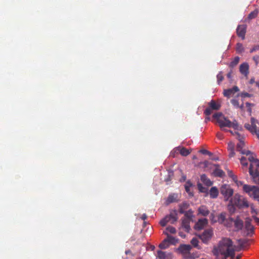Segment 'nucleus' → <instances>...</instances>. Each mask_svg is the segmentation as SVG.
<instances>
[{"mask_svg":"<svg viewBox=\"0 0 259 259\" xmlns=\"http://www.w3.org/2000/svg\"><path fill=\"white\" fill-rule=\"evenodd\" d=\"M212 252L217 257L222 255V259H226L229 256L233 257L235 249L232 240L228 238H223L219 242L218 246L214 248Z\"/></svg>","mask_w":259,"mask_h":259,"instance_id":"nucleus-1","label":"nucleus"},{"mask_svg":"<svg viewBox=\"0 0 259 259\" xmlns=\"http://www.w3.org/2000/svg\"><path fill=\"white\" fill-rule=\"evenodd\" d=\"M213 117L217 120V123L221 128L225 127H232L237 130L242 128L239 125L236 120L231 121L222 113L219 112L214 114L213 115Z\"/></svg>","mask_w":259,"mask_h":259,"instance_id":"nucleus-2","label":"nucleus"},{"mask_svg":"<svg viewBox=\"0 0 259 259\" xmlns=\"http://www.w3.org/2000/svg\"><path fill=\"white\" fill-rule=\"evenodd\" d=\"M248 160L250 161L249 172L253 182L259 184V161L253 158L252 156H249Z\"/></svg>","mask_w":259,"mask_h":259,"instance_id":"nucleus-3","label":"nucleus"},{"mask_svg":"<svg viewBox=\"0 0 259 259\" xmlns=\"http://www.w3.org/2000/svg\"><path fill=\"white\" fill-rule=\"evenodd\" d=\"M230 203L239 208L248 207L249 204L247 199L239 194H236L230 200Z\"/></svg>","mask_w":259,"mask_h":259,"instance_id":"nucleus-4","label":"nucleus"},{"mask_svg":"<svg viewBox=\"0 0 259 259\" xmlns=\"http://www.w3.org/2000/svg\"><path fill=\"white\" fill-rule=\"evenodd\" d=\"M243 191L250 197L259 201V187L255 186L245 185L243 186Z\"/></svg>","mask_w":259,"mask_h":259,"instance_id":"nucleus-5","label":"nucleus"},{"mask_svg":"<svg viewBox=\"0 0 259 259\" xmlns=\"http://www.w3.org/2000/svg\"><path fill=\"white\" fill-rule=\"evenodd\" d=\"M221 194L223 195L224 200L225 201H229L231 199V197L234 193L233 189L227 184L222 185L220 188Z\"/></svg>","mask_w":259,"mask_h":259,"instance_id":"nucleus-6","label":"nucleus"},{"mask_svg":"<svg viewBox=\"0 0 259 259\" xmlns=\"http://www.w3.org/2000/svg\"><path fill=\"white\" fill-rule=\"evenodd\" d=\"M257 121L253 117L251 118V124L245 123L244 127L252 134H255L259 139V129L257 128Z\"/></svg>","mask_w":259,"mask_h":259,"instance_id":"nucleus-7","label":"nucleus"},{"mask_svg":"<svg viewBox=\"0 0 259 259\" xmlns=\"http://www.w3.org/2000/svg\"><path fill=\"white\" fill-rule=\"evenodd\" d=\"M191 249V246L190 245L183 244L179 246L178 250L182 254L185 259H192L194 258V257L190 254V250Z\"/></svg>","mask_w":259,"mask_h":259,"instance_id":"nucleus-8","label":"nucleus"},{"mask_svg":"<svg viewBox=\"0 0 259 259\" xmlns=\"http://www.w3.org/2000/svg\"><path fill=\"white\" fill-rule=\"evenodd\" d=\"M236 134L237 136V139L239 141V143L237 144L238 150L240 151L241 154L248 156V157H249V156H252L250 155V151L245 149H243V147L244 146V143L243 141V137L240 135L238 133H236Z\"/></svg>","mask_w":259,"mask_h":259,"instance_id":"nucleus-9","label":"nucleus"},{"mask_svg":"<svg viewBox=\"0 0 259 259\" xmlns=\"http://www.w3.org/2000/svg\"><path fill=\"white\" fill-rule=\"evenodd\" d=\"M213 235V230L212 229H208L205 230L203 233L199 236L202 241L205 243H207L211 238Z\"/></svg>","mask_w":259,"mask_h":259,"instance_id":"nucleus-10","label":"nucleus"},{"mask_svg":"<svg viewBox=\"0 0 259 259\" xmlns=\"http://www.w3.org/2000/svg\"><path fill=\"white\" fill-rule=\"evenodd\" d=\"M246 29V25H239L237 28V34L239 37H241L242 39H244L245 38Z\"/></svg>","mask_w":259,"mask_h":259,"instance_id":"nucleus-11","label":"nucleus"},{"mask_svg":"<svg viewBox=\"0 0 259 259\" xmlns=\"http://www.w3.org/2000/svg\"><path fill=\"white\" fill-rule=\"evenodd\" d=\"M245 229L246 231V234L249 235L253 231V227L251 224V220L247 218L245 221Z\"/></svg>","mask_w":259,"mask_h":259,"instance_id":"nucleus-12","label":"nucleus"},{"mask_svg":"<svg viewBox=\"0 0 259 259\" xmlns=\"http://www.w3.org/2000/svg\"><path fill=\"white\" fill-rule=\"evenodd\" d=\"M239 91V88L237 86H234L232 89L225 90L224 91V95L225 96L229 98L230 96L234 95L236 92Z\"/></svg>","mask_w":259,"mask_h":259,"instance_id":"nucleus-13","label":"nucleus"},{"mask_svg":"<svg viewBox=\"0 0 259 259\" xmlns=\"http://www.w3.org/2000/svg\"><path fill=\"white\" fill-rule=\"evenodd\" d=\"M171 257V253L168 252L158 250L157 251V257L159 259H168Z\"/></svg>","mask_w":259,"mask_h":259,"instance_id":"nucleus-14","label":"nucleus"},{"mask_svg":"<svg viewBox=\"0 0 259 259\" xmlns=\"http://www.w3.org/2000/svg\"><path fill=\"white\" fill-rule=\"evenodd\" d=\"M249 65L246 63H244L240 65L239 70L241 74L247 76L249 73Z\"/></svg>","mask_w":259,"mask_h":259,"instance_id":"nucleus-15","label":"nucleus"},{"mask_svg":"<svg viewBox=\"0 0 259 259\" xmlns=\"http://www.w3.org/2000/svg\"><path fill=\"white\" fill-rule=\"evenodd\" d=\"M207 223L208 221L206 219H199L195 225V228L198 230L202 229Z\"/></svg>","mask_w":259,"mask_h":259,"instance_id":"nucleus-16","label":"nucleus"},{"mask_svg":"<svg viewBox=\"0 0 259 259\" xmlns=\"http://www.w3.org/2000/svg\"><path fill=\"white\" fill-rule=\"evenodd\" d=\"M179 194H170L166 200V203L169 204L175 202H177L179 200Z\"/></svg>","mask_w":259,"mask_h":259,"instance_id":"nucleus-17","label":"nucleus"},{"mask_svg":"<svg viewBox=\"0 0 259 259\" xmlns=\"http://www.w3.org/2000/svg\"><path fill=\"white\" fill-rule=\"evenodd\" d=\"M166 217H168V220H169V222L171 224H174L175 222L177 221L178 219L177 213V211L175 210L171 211L169 215Z\"/></svg>","mask_w":259,"mask_h":259,"instance_id":"nucleus-18","label":"nucleus"},{"mask_svg":"<svg viewBox=\"0 0 259 259\" xmlns=\"http://www.w3.org/2000/svg\"><path fill=\"white\" fill-rule=\"evenodd\" d=\"M235 228L236 231L242 229L243 227V222L239 218H237L236 220H234V224Z\"/></svg>","mask_w":259,"mask_h":259,"instance_id":"nucleus-19","label":"nucleus"},{"mask_svg":"<svg viewBox=\"0 0 259 259\" xmlns=\"http://www.w3.org/2000/svg\"><path fill=\"white\" fill-rule=\"evenodd\" d=\"M210 196L211 198H215L219 194L218 189L216 187H212L209 191Z\"/></svg>","mask_w":259,"mask_h":259,"instance_id":"nucleus-20","label":"nucleus"},{"mask_svg":"<svg viewBox=\"0 0 259 259\" xmlns=\"http://www.w3.org/2000/svg\"><path fill=\"white\" fill-rule=\"evenodd\" d=\"M198 212L199 214H201L203 216H206L209 213V211L208 210V209L206 208V206L204 205L201 206L198 208Z\"/></svg>","mask_w":259,"mask_h":259,"instance_id":"nucleus-21","label":"nucleus"},{"mask_svg":"<svg viewBox=\"0 0 259 259\" xmlns=\"http://www.w3.org/2000/svg\"><path fill=\"white\" fill-rule=\"evenodd\" d=\"M215 169L213 171V174L215 176L223 177L224 176V172L219 168L218 165H214Z\"/></svg>","mask_w":259,"mask_h":259,"instance_id":"nucleus-22","label":"nucleus"},{"mask_svg":"<svg viewBox=\"0 0 259 259\" xmlns=\"http://www.w3.org/2000/svg\"><path fill=\"white\" fill-rule=\"evenodd\" d=\"M201 181L206 185L210 186L212 185V182L207 178L205 175H202L201 176Z\"/></svg>","mask_w":259,"mask_h":259,"instance_id":"nucleus-23","label":"nucleus"},{"mask_svg":"<svg viewBox=\"0 0 259 259\" xmlns=\"http://www.w3.org/2000/svg\"><path fill=\"white\" fill-rule=\"evenodd\" d=\"M177 150L179 151L180 154L184 156H186L190 153V151L189 150L184 147H178Z\"/></svg>","mask_w":259,"mask_h":259,"instance_id":"nucleus-24","label":"nucleus"},{"mask_svg":"<svg viewBox=\"0 0 259 259\" xmlns=\"http://www.w3.org/2000/svg\"><path fill=\"white\" fill-rule=\"evenodd\" d=\"M227 220L226 219V214L225 213H221L218 217L217 222L220 224H224Z\"/></svg>","mask_w":259,"mask_h":259,"instance_id":"nucleus-25","label":"nucleus"},{"mask_svg":"<svg viewBox=\"0 0 259 259\" xmlns=\"http://www.w3.org/2000/svg\"><path fill=\"white\" fill-rule=\"evenodd\" d=\"M189 205L187 202H183L182 204L179 205V212L181 213H185V210L187 209Z\"/></svg>","mask_w":259,"mask_h":259,"instance_id":"nucleus-26","label":"nucleus"},{"mask_svg":"<svg viewBox=\"0 0 259 259\" xmlns=\"http://www.w3.org/2000/svg\"><path fill=\"white\" fill-rule=\"evenodd\" d=\"M209 107L213 110H219L220 108V105L212 100L209 104Z\"/></svg>","mask_w":259,"mask_h":259,"instance_id":"nucleus-27","label":"nucleus"},{"mask_svg":"<svg viewBox=\"0 0 259 259\" xmlns=\"http://www.w3.org/2000/svg\"><path fill=\"white\" fill-rule=\"evenodd\" d=\"M170 243L168 242V240L166 239H164L162 242H161L159 245V247L162 249H164L169 247Z\"/></svg>","mask_w":259,"mask_h":259,"instance_id":"nucleus-28","label":"nucleus"},{"mask_svg":"<svg viewBox=\"0 0 259 259\" xmlns=\"http://www.w3.org/2000/svg\"><path fill=\"white\" fill-rule=\"evenodd\" d=\"M168 233L175 234L176 233V230L174 227L169 226L167 227L165 231L164 232V233L166 235H168Z\"/></svg>","mask_w":259,"mask_h":259,"instance_id":"nucleus-29","label":"nucleus"},{"mask_svg":"<svg viewBox=\"0 0 259 259\" xmlns=\"http://www.w3.org/2000/svg\"><path fill=\"white\" fill-rule=\"evenodd\" d=\"M234 224V220L232 218H229L226 221L225 224H224L227 227L231 228Z\"/></svg>","mask_w":259,"mask_h":259,"instance_id":"nucleus-30","label":"nucleus"},{"mask_svg":"<svg viewBox=\"0 0 259 259\" xmlns=\"http://www.w3.org/2000/svg\"><path fill=\"white\" fill-rule=\"evenodd\" d=\"M190 220H187L184 219L182 221V226L184 227L186 231H189L190 229V226L189 225V223Z\"/></svg>","mask_w":259,"mask_h":259,"instance_id":"nucleus-31","label":"nucleus"},{"mask_svg":"<svg viewBox=\"0 0 259 259\" xmlns=\"http://www.w3.org/2000/svg\"><path fill=\"white\" fill-rule=\"evenodd\" d=\"M239 59H240L239 57H236L234 59V60L230 63V66L231 67H233L235 66H236L238 63V62L239 61Z\"/></svg>","mask_w":259,"mask_h":259,"instance_id":"nucleus-32","label":"nucleus"},{"mask_svg":"<svg viewBox=\"0 0 259 259\" xmlns=\"http://www.w3.org/2000/svg\"><path fill=\"white\" fill-rule=\"evenodd\" d=\"M185 215L186 217L185 219L190 220L193 217V211L191 210H189L188 211H185Z\"/></svg>","mask_w":259,"mask_h":259,"instance_id":"nucleus-33","label":"nucleus"},{"mask_svg":"<svg viewBox=\"0 0 259 259\" xmlns=\"http://www.w3.org/2000/svg\"><path fill=\"white\" fill-rule=\"evenodd\" d=\"M191 243L192 244V245L195 247H197L198 249H200V248L198 246V240L197 238H193L191 241Z\"/></svg>","mask_w":259,"mask_h":259,"instance_id":"nucleus-34","label":"nucleus"},{"mask_svg":"<svg viewBox=\"0 0 259 259\" xmlns=\"http://www.w3.org/2000/svg\"><path fill=\"white\" fill-rule=\"evenodd\" d=\"M236 51L238 53H242L244 51L243 45L240 43H238L236 47Z\"/></svg>","mask_w":259,"mask_h":259,"instance_id":"nucleus-35","label":"nucleus"},{"mask_svg":"<svg viewBox=\"0 0 259 259\" xmlns=\"http://www.w3.org/2000/svg\"><path fill=\"white\" fill-rule=\"evenodd\" d=\"M240 162L242 166H247L248 165L247 159L246 157L243 156L240 159Z\"/></svg>","mask_w":259,"mask_h":259,"instance_id":"nucleus-36","label":"nucleus"},{"mask_svg":"<svg viewBox=\"0 0 259 259\" xmlns=\"http://www.w3.org/2000/svg\"><path fill=\"white\" fill-rule=\"evenodd\" d=\"M166 240H168V242L170 244L175 243L176 242V240L175 238L173 237L172 236H171L169 235H167V238Z\"/></svg>","mask_w":259,"mask_h":259,"instance_id":"nucleus-37","label":"nucleus"},{"mask_svg":"<svg viewBox=\"0 0 259 259\" xmlns=\"http://www.w3.org/2000/svg\"><path fill=\"white\" fill-rule=\"evenodd\" d=\"M168 222H169V220H168V217H165L164 219L160 221V224L162 226H164Z\"/></svg>","mask_w":259,"mask_h":259,"instance_id":"nucleus-38","label":"nucleus"},{"mask_svg":"<svg viewBox=\"0 0 259 259\" xmlns=\"http://www.w3.org/2000/svg\"><path fill=\"white\" fill-rule=\"evenodd\" d=\"M231 103L232 104V105L236 108H239V102L238 101V100H236V99H232L231 100Z\"/></svg>","mask_w":259,"mask_h":259,"instance_id":"nucleus-39","label":"nucleus"},{"mask_svg":"<svg viewBox=\"0 0 259 259\" xmlns=\"http://www.w3.org/2000/svg\"><path fill=\"white\" fill-rule=\"evenodd\" d=\"M233 181L235 182L236 185L238 187H241V186L243 187V186L245 185V184H243L242 182L238 181L236 178V179L234 178Z\"/></svg>","mask_w":259,"mask_h":259,"instance_id":"nucleus-40","label":"nucleus"},{"mask_svg":"<svg viewBox=\"0 0 259 259\" xmlns=\"http://www.w3.org/2000/svg\"><path fill=\"white\" fill-rule=\"evenodd\" d=\"M224 79V77L222 74V72H220L218 75H217V80H218V83H220Z\"/></svg>","mask_w":259,"mask_h":259,"instance_id":"nucleus-41","label":"nucleus"},{"mask_svg":"<svg viewBox=\"0 0 259 259\" xmlns=\"http://www.w3.org/2000/svg\"><path fill=\"white\" fill-rule=\"evenodd\" d=\"M257 12L253 11L249 14V15L248 16V18H249V19H253L257 16Z\"/></svg>","mask_w":259,"mask_h":259,"instance_id":"nucleus-42","label":"nucleus"},{"mask_svg":"<svg viewBox=\"0 0 259 259\" xmlns=\"http://www.w3.org/2000/svg\"><path fill=\"white\" fill-rule=\"evenodd\" d=\"M198 188L199 191L201 192H205L206 191L205 188L203 187L201 184H198Z\"/></svg>","mask_w":259,"mask_h":259,"instance_id":"nucleus-43","label":"nucleus"},{"mask_svg":"<svg viewBox=\"0 0 259 259\" xmlns=\"http://www.w3.org/2000/svg\"><path fill=\"white\" fill-rule=\"evenodd\" d=\"M250 206V208H251V212L252 214H257V210L255 209L253 206V205L252 204L249 205Z\"/></svg>","mask_w":259,"mask_h":259,"instance_id":"nucleus-44","label":"nucleus"},{"mask_svg":"<svg viewBox=\"0 0 259 259\" xmlns=\"http://www.w3.org/2000/svg\"><path fill=\"white\" fill-rule=\"evenodd\" d=\"M240 95L243 98L251 97L252 96L251 94H249L246 92L242 93Z\"/></svg>","mask_w":259,"mask_h":259,"instance_id":"nucleus-45","label":"nucleus"},{"mask_svg":"<svg viewBox=\"0 0 259 259\" xmlns=\"http://www.w3.org/2000/svg\"><path fill=\"white\" fill-rule=\"evenodd\" d=\"M191 186V184L190 183H187L185 185V189L187 192L190 193V188Z\"/></svg>","mask_w":259,"mask_h":259,"instance_id":"nucleus-46","label":"nucleus"},{"mask_svg":"<svg viewBox=\"0 0 259 259\" xmlns=\"http://www.w3.org/2000/svg\"><path fill=\"white\" fill-rule=\"evenodd\" d=\"M210 219L213 223H215L217 222V219L215 218L214 214L213 213H211L210 214Z\"/></svg>","mask_w":259,"mask_h":259,"instance_id":"nucleus-47","label":"nucleus"},{"mask_svg":"<svg viewBox=\"0 0 259 259\" xmlns=\"http://www.w3.org/2000/svg\"><path fill=\"white\" fill-rule=\"evenodd\" d=\"M211 110L212 109H211L210 107L209 108L206 109L204 112L206 115H209L211 113Z\"/></svg>","mask_w":259,"mask_h":259,"instance_id":"nucleus-48","label":"nucleus"},{"mask_svg":"<svg viewBox=\"0 0 259 259\" xmlns=\"http://www.w3.org/2000/svg\"><path fill=\"white\" fill-rule=\"evenodd\" d=\"M258 49H259V46H255L250 50V53H252L254 51L258 50Z\"/></svg>","mask_w":259,"mask_h":259,"instance_id":"nucleus-49","label":"nucleus"},{"mask_svg":"<svg viewBox=\"0 0 259 259\" xmlns=\"http://www.w3.org/2000/svg\"><path fill=\"white\" fill-rule=\"evenodd\" d=\"M253 60L255 62L256 64H257L259 62V56H254L253 57Z\"/></svg>","mask_w":259,"mask_h":259,"instance_id":"nucleus-50","label":"nucleus"},{"mask_svg":"<svg viewBox=\"0 0 259 259\" xmlns=\"http://www.w3.org/2000/svg\"><path fill=\"white\" fill-rule=\"evenodd\" d=\"M228 174H229V176L232 178L233 180H234V179H236V177L233 174L232 172L231 171H228Z\"/></svg>","mask_w":259,"mask_h":259,"instance_id":"nucleus-51","label":"nucleus"},{"mask_svg":"<svg viewBox=\"0 0 259 259\" xmlns=\"http://www.w3.org/2000/svg\"><path fill=\"white\" fill-rule=\"evenodd\" d=\"M200 152L204 154H207V153H209V151L205 149L201 150Z\"/></svg>","mask_w":259,"mask_h":259,"instance_id":"nucleus-52","label":"nucleus"},{"mask_svg":"<svg viewBox=\"0 0 259 259\" xmlns=\"http://www.w3.org/2000/svg\"><path fill=\"white\" fill-rule=\"evenodd\" d=\"M252 217H253L255 223L259 225V218L254 216L253 215Z\"/></svg>","mask_w":259,"mask_h":259,"instance_id":"nucleus-53","label":"nucleus"},{"mask_svg":"<svg viewBox=\"0 0 259 259\" xmlns=\"http://www.w3.org/2000/svg\"><path fill=\"white\" fill-rule=\"evenodd\" d=\"M229 148L231 149V156H233L234 155V152L233 149L231 148L230 145H229Z\"/></svg>","mask_w":259,"mask_h":259,"instance_id":"nucleus-54","label":"nucleus"},{"mask_svg":"<svg viewBox=\"0 0 259 259\" xmlns=\"http://www.w3.org/2000/svg\"><path fill=\"white\" fill-rule=\"evenodd\" d=\"M246 105L247 108H249V107H251V106H252V104H251V103H249L248 102H247V103H246Z\"/></svg>","mask_w":259,"mask_h":259,"instance_id":"nucleus-55","label":"nucleus"},{"mask_svg":"<svg viewBox=\"0 0 259 259\" xmlns=\"http://www.w3.org/2000/svg\"><path fill=\"white\" fill-rule=\"evenodd\" d=\"M228 132H230L231 134L234 135V136H236V138H237V135L236 134V132H235L234 133L232 131H230V130H228Z\"/></svg>","mask_w":259,"mask_h":259,"instance_id":"nucleus-56","label":"nucleus"},{"mask_svg":"<svg viewBox=\"0 0 259 259\" xmlns=\"http://www.w3.org/2000/svg\"><path fill=\"white\" fill-rule=\"evenodd\" d=\"M146 218H147V216L145 214H143L142 216V219L143 220H145L146 219Z\"/></svg>","mask_w":259,"mask_h":259,"instance_id":"nucleus-57","label":"nucleus"},{"mask_svg":"<svg viewBox=\"0 0 259 259\" xmlns=\"http://www.w3.org/2000/svg\"><path fill=\"white\" fill-rule=\"evenodd\" d=\"M217 137H218V138L221 139L222 138V135L221 134L218 133L217 134Z\"/></svg>","mask_w":259,"mask_h":259,"instance_id":"nucleus-58","label":"nucleus"},{"mask_svg":"<svg viewBox=\"0 0 259 259\" xmlns=\"http://www.w3.org/2000/svg\"><path fill=\"white\" fill-rule=\"evenodd\" d=\"M227 77L229 78H231V73H228L227 74Z\"/></svg>","mask_w":259,"mask_h":259,"instance_id":"nucleus-59","label":"nucleus"},{"mask_svg":"<svg viewBox=\"0 0 259 259\" xmlns=\"http://www.w3.org/2000/svg\"><path fill=\"white\" fill-rule=\"evenodd\" d=\"M254 78H251L250 80V83H253V82H254Z\"/></svg>","mask_w":259,"mask_h":259,"instance_id":"nucleus-60","label":"nucleus"},{"mask_svg":"<svg viewBox=\"0 0 259 259\" xmlns=\"http://www.w3.org/2000/svg\"><path fill=\"white\" fill-rule=\"evenodd\" d=\"M239 108L241 109H243V108H244V106H243V104H242L241 105H239Z\"/></svg>","mask_w":259,"mask_h":259,"instance_id":"nucleus-61","label":"nucleus"},{"mask_svg":"<svg viewBox=\"0 0 259 259\" xmlns=\"http://www.w3.org/2000/svg\"><path fill=\"white\" fill-rule=\"evenodd\" d=\"M212 159L213 160L217 161V160H218L219 158H218V157H213V158H212Z\"/></svg>","mask_w":259,"mask_h":259,"instance_id":"nucleus-62","label":"nucleus"},{"mask_svg":"<svg viewBox=\"0 0 259 259\" xmlns=\"http://www.w3.org/2000/svg\"><path fill=\"white\" fill-rule=\"evenodd\" d=\"M247 111H248L250 113H251V107H249V108H248V109H247Z\"/></svg>","mask_w":259,"mask_h":259,"instance_id":"nucleus-63","label":"nucleus"},{"mask_svg":"<svg viewBox=\"0 0 259 259\" xmlns=\"http://www.w3.org/2000/svg\"><path fill=\"white\" fill-rule=\"evenodd\" d=\"M256 85L259 88V81L255 82Z\"/></svg>","mask_w":259,"mask_h":259,"instance_id":"nucleus-64","label":"nucleus"}]
</instances>
